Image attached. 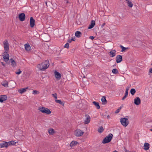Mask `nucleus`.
Instances as JSON below:
<instances>
[{
	"instance_id": "obj_40",
	"label": "nucleus",
	"mask_w": 152,
	"mask_h": 152,
	"mask_svg": "<svg viewBox=\"0 0 152 152\" xmlns=\"http://www.w3.org/2000/svg\"><path fill=\"white\" fill-rule=\"evenodd\" d=\"M64 47L67 48H68L69 47V44L68 43H67L64 45Z\"/></svg>"
},
{
	"instance_id": "obj_4",
	"label": "nucleus",
	"mask_w": 152,
	"mask_h": 152,
	"mask_svg": "<svg viewBox=\"0 0 152 152\" xmlns=\"http://www.w3.org/2000/svg\"><path fill=\"white\" fill-rule=\"evenodd\" d=\"M3 53L4 54L3 56V58L4 59V61L5 62H7L9 60V54L7 53V51H5Z\"/></svg>"
},
{
	"instance_id": "obj_55",
	"label": "nucleus",
	"mask_w": 152,
	"mask_h": 152,
	"mask_svg": "<svg viewBox=\"0 0 152 152\" xmlns=\"http://www.w3.org/2000/svg\"><path fill=\"white\" fill-rule=\"evenodd\" d=\"M150 130L151 131H152V128L151 129H150Z\"/></svg>"
},
{
	"instance_id": "obj_6",
	"label": "nucleus",
	"mask_w": 152,
	"mask_h": 152,
	"mask_svg": "<svg viewBox=\"0 0 152 152\" xmlns=\"http://www.w3.org/2000/svg\"><path fill=\"white\" fill-rule=\"evenodd\" d=\"M4 47L5 51H8L9 49V44L7 40L6 39L3 42Z\"/></svg>"
},
{
	"instance_id": "obj_54",
	"label": "nucleus",
	"mask_w": 152,
	"mask_h": 152,
	"mask_svg": "<svg viewBox=\"0 0 152 152\" xmlns=\"http://www.w3.org/2000/svg\"><path fill=\"white\" fill-rule=\"evenodd\" d=\"M120 47L122 49L124 47L123 46H122L121 45H120Z\"/></svg>"
},
{
	"instance_id": "obj_20",
	"label": "nucleus",
	"mask_w": 152,
	"mask_h": 152,
	"mask_svg": "<svg viewBox=\"0 0 152 152\" xmlns=\"http://www.w3.org/2000/svg\"><path fill=\"white\" fill-rule=\"evenodd\" d=\"M102 104H106L107 103V101L106 99V97L105 96H103L101 99Z\"/></svg>"
},
{
	"instance_id": "obj_44",
	"label": "nucleus",
	"mask_w": 152,
	"mask_h": 152,
	"mask_svg": "<svg viewBox=\"0 0 152 152\" xmlns=\"http://www.w3.org/2000/svg\"><path fill=\"white\" fill-rule=\"evenodd\" d=\"M64 3L65 4L70 3V2L67 0H64Z\"/></svg>"
},
{
	"instance_id": "obj_47",
	"label": "nucleus",
	"mask_w": 152,
	"mask_h": 152,
	"mask_svg": "<svg viewBox=\"0 0 152 152\" xmlns=\"http://www.w3.org/2000/svg\"><path fill=\"white\" fill-rule=\"evenodd\" d=\"M149 72L152 73V68L149 69Z\"/></svg>"
},
{
	"instance_id": "obj_17",
	"label": "nucleus",
	"mask_w": 152,
	"mask_h": 152,
	"mask_svg": "<svg viewBox=\"0 0 152 152\" xmlns=\"http://www.w3.org/2000/svg\"><path fill=\"white\" fill-rule=\"evenodd\" d=\"M37 67L38 69L39 70L44 71V67H43V66L42 64V63L41 64H39L37 65Z\"/></svg>"
},
{
	"instance_id": "obj_61",
	"label": "nucleus",
	"mask_w": 152,
	"mask_h": 152,
	"mask_svg": "<svg viewBox=\"0 0 152 152\" xmlns=\"http://www.w3.org/2000/svg\"><path fill=\"white\" fill-rule=\"evenodd\" d=\"M85 76H84L83 77H84V78H85Z\"/></svg>"
},
{
	"instance_id": "obj_24",
	"label": "nucleus",
	"mask_w": 152,
	"mask_h": 152,
	"mask_svg": "<svg viewBox=\"0 0 152 152\" xmlns=\"http://www.w3.org/2000/svg\"><path fill=\"white\" fill-rule=\"evenodd\" d=\"M93 104H94L98 109H99L100 108V106L99 102H97L95 101H94L92 102Z\"/></svg>"
},
{
	"instance_id": "obj_43",
	"label": "nucleus",
	"mask_w": 152,
	"mask_h": 152,
	"mask_svg": "<svg viewBox=\"0 0 152 152\" xmlns=\"http://www.w3.org/2000/svg\"><path fill=\"white\" fill-rule=\"evenodd\" d=\"M127 96V95L125 94V96L123 97L122 100H124Z\"/></svg>"
},
{
	"instance_id": "obj_36",
	"label": "nucleus",
	"mask_w": 152,
	"mask_h": 152,
	"mask_svg": "<svg viewBox=\"0 0 152 152\" xmlns=\"http://www.w3.org/2000/svg\"><path fill=\"white\" fill-rule=\"evenodd\" d=\"M8 82L7 81L4 82L2 85L6 87L8 86Z\"/></svg>"
},
{
	"instance_id": "obj_41",
	"label": "nucleus",
	"mask_w": 152,
	"mask_h": 152,
	"mask_svg": "<svg viewBox=\"0 0 152 152\" xmlns=\"http://www.w3.org/2000/svg\"><path fill=\"white\" fill-rule=\"evenodd\" d=\"M128 49V48H125V47H124L122 49V50H121V52H124V51H125V50L126 49Z\"/></svg>"
},
{
	"instance_id": "obj_59",
	"label": "nucleus",
	"mask_w": 152,
	"mask_h": 152,
	"mask_svg": "<svg viewBox=\"0 0 152 152\" xmlns=\"http://www.w3.org/2000/svg\"><path fill=\"white\" fill-rule=\"evenodd\" d=\"M116 66V65H113V66Z\"/></svg>"
},
{
	"instance_id": "obj_50",
	"label": "nucleus",
	"mask_w": 152,
	"mask_h": 152,
	"mask_svg": "<svg viewBox=\"0 0 152 152\" xmlns=\"http://www.w3.org/2000/svg\"><path fill=\"white\" fill-rule=\"evenodd\" d=\"M101 115L103 117V118H104L105 115H103V114H101Z\"/></svg>"
},
{
	"instance_id": "obj_9",
	"label": "nucleus",
	"mask_w": 152,
	"mask_h": 152,
	"mask_svg": "<svg viewBox=\"0 0 152 152\" xmlns=\"http://www.w3.org/2000/svg\"><path fill=\"white\" fill-rule=\"evenodd\" d=\"M18 17L20 21H23L25 19V15L23 13H21L19 14Z\"/></svg>"
},
{
	"instance_id": "obj_48",
	"label": "nucleus",
	"mask_w": 152,
	"mask_h": 152,
	"mask_svg": "<svg viewBox=\"0 0 152 152\" xmlns=\"http://www.w3.org/2000/svg\"><path fill=\"white\" fill-rule=\"evenodd\" d=\"M72 41H75V37H74V38H72L71 39Z\"/></svg>"
},
{
	"instance_id": "obj_23",
	"label": "nucleus",
	"mask_w": 152,
	"mask_h": 152,
	"mask_svg": "<svg viewBox=\"0 0 152 152\" xmlns=\"http://www.w3.org/2000/svg\"><path fill=\"white\" fill-rule=\"evenodd\" d=\"M28 88V87H27L26 88L20 89L18 90V91L20 94H23L26 91V89Z\"/></svg>"
},
{
	"instance_id": "obj_53",
	"label": "nucleus",
	"mask_w": 152,
	"mask_h": 152,
	"mask_svg": "<svg viewBox=\"0 0 152 152\" xmlns=\"http://www.w3.org/2000/svg\"><path fill=\"white\" fill-rule=\"evenodd\" d=\"M107 119H109V118H110V116L109 115H108L107 116Z\"/></svg>"
},
{
	"instance_id": "obj_18",
	"label": "nucleus",
	"mask_w": 152,
	"mask_h": 152,
	"mask_svg": "<svg viewBox=\"0 0 152 152\" xmlns=\"http://www.w3.org/2000/svg\"><path fill=\"white\" fill-rule=\"evenodd\" d=\"M95 22L94 20H92L91 21V24L89 25L88 28V29H91L92 28L95 26Z\"/></svg>"
},
{
	"instance_id": "obj_57",
	"label": "nucleus",
	"mask_w": 152,
	"mask_h": 152,
	"mask_svg": "<svg viewBox=\"0 0 152 152\" xmlns=\"http://www.w3.org/2000/svg\"><path fill=\"white\" fill-rule=\"evenodd\" d=\"M151 66H152V63H151Z\"/></svg>"
},
{
	"instance_id": "obj_25",
	"label": "nucleus",
	"mask_w": 152,
	"mask_h": 152,
	"mask_svg": "<svg viewBox=\"0 0 152 152\" xmlns=\"http://www.w3.org/2000/svg\"><path fill=\"white\" fill-rule=\"evenodd\" d=\"M82 35V33L79 31H76L75 33V36L76 37L79 38Z\"/></svg>"
},
{
	"instance_id": "obj_21",
	"label": "nucleus",
	"mask_w": 152,
	"mask_h": 152,
	"mask_svg": "<svg viewBox=\"0 0 152 152\" xmlns=\"http://www.w3.org/2000/svg\"><path fill=\"white\" fill-rule=\"evenodd\" d=\"M25 50L27 51H29L31 49V46L29 44H26L24 45Z\"/></svg>"
},
{
	"instance_id": "obj_51",
	"label": "nucleus",
	"mask_w": 152,
	"mask_h": 152,
	"mask_svg": "<svg viewBox=\"0 0 152 152\" xmlns=\"http://www.w3.org/2000/svg\"><path fill=\"white\" fill-rule=\"evenodd\" d=\"M105 24V23H103L101 26L102 27H103Z\"/></svg>"
},
{
	"instance_id": "obj_11",
	"label": "nucleus",
	"mask_w": 152,
	"mask_h": 152,
	"mask_svg": "<svg viewBox=\"0 0 152 152\" xmlns=\"http://www.w3.org/2000/svg\"><path fill=\"white\" fill-rule=\"evenodd\" d=\"M34 19L32 17H31L30 18V26L31 28H33L35 25Z\"/></svg>"
},
{
	"instance_id": "obj_33",
	"label": "nucleus",
	"mask_w": 152,
	"mask_h": 152,
	"mask_svg": "<svg viewBox=\"0 0 152 152\" xmlns=\"http://www.w3.org/2000/svg\"><path fill=\"white\" fill-rule=\"evenodd\" d=\"M128 6L130 7H132L133 6V4L132 2L130 1L127 2Z\"/></svg>"
},
{
	"instance_id": "obj_58",
	"label": "nucleus",
	"mask_w": 152,
	"mask_h": 152,
	"mask_svg": "<svg viewBox=\"0 0 152 152\" xmlns=\"http://www.w3.org/2000/svg\"><path fill=\"white\" fill-rule=\"evenodd\" d=\"M116 66V65H113V66Z\"/></svg>"
},
{
	"instance_id": "obj_30",
	"label": "nucleus",
	"mask_w": 152,
	"mask_h": 152,
	"mask_svg": "<svg viewBox=\"0 0 152 152\" xmlns=\"http://www.w3.org/2000/svg\"><path fill=\"white\" fill-rule=\"evenodd\" d=\"M104 129L102 126H99L98 129V132L100 133H102L103 132Z\"/></svg>"
},
{
	"instance_id": "obj_13",
	"label": "nucleus",
	"mask_w": 152,
	"mask_h": 152,
	"mask_svg": "<svg viewBox=\"0 0 152 152\" xmlns=\"http://www.w3.org/2000/svg\"><path fill=\"white\" fill-rule=\"evenodd\" d=\"M7 99V96L6 95H1L0 96V102L2 103L4 101Z\"/></svg>"
},
{
	"instance_id": "obj_2",
	"label": "nucleus",
	"mask_w": 152,
	"mask_h": 152,
	"mask_svg": "<svg viewBox=\"0 0 152 152\" xmlns=\"http://www.w3.org/2000/svg\"><path fill=\"white\" fill-rule=\"evenodd\" d=\"M129 116H127L125 118H121L120 119V122L121 124L125 127L126 126L129 124L128 120Z\"/></svg>"
},
{
	"instance_id": "obj_10",
	"label": "nucleus",
	"mask_w": 152,
	"mask_h": 152,
	"mask_svg": "<svg viewBox=\"0 0 152 152\" xmlns=\"http://www.w3.org/2000/svg\"><path fill=\"white\" fill-rule=\"evenodd\" d=\"M85 117L86 118L84 120V123L85 124H88L90 121L91 118L88 115H86Z\"/></svg>"
},
{
	"instance_id": "obj_16",
	"label": "nucleus",
	"mask_w": 152,
	"mask_h": 152,
	"mask_svg": "<svg viewBox=\"0 0 152 152\" xmlns=\"http://www.w3.org/2000/svg\"><path fill=\"white\" fill-rule=\"evenodd\" d=\"M109 53L111 57H114L116 55V50H112L109 52Z\"/></svg>"
},
{
	"instance_id": "obj_1",
	"label": "nucleus",
	"mask_w": 152,
	"mask_h": 152,
	"mask_svg": "<svg viewBox=\"0 0 152 152\" xmlns=\"http://www.w3.org/2000/svg\"><path fill=\"white\" fill-rule=\"evenodd\" d=\"M113 137V134L111 133H110L104 139L102 142L103 144H106L110 142L112 140Z\"/></svg>"
},
{
	"instance_id": "obj_46",
	"label": "nucleus",
	"mask_w": 152,
	"mask_h": 152,
	"mask_svg": "<svg viewBox=\"0 0 152 152\" xmlns=\"http://www.w3.org/2000/svg\"><path fill=\"white\" fill-rule=\"evenodd\" d=\"M57 5L56 4H54V8H53L52 7V8H53V9H56V8H57Z\"/></svg>"
},
{
	"instance_id": "obj_60",
	"label": "nucleus",
	"mask_w": 152,
	"mask_h": 152,
	"mask_svg": "<svg viewBox=\"0 0 152 152\" xmlns=\"http://www.w3.org/2000/svg\"><path fill=\"white\" fill-rule=\"evenodd\" d=\"M116 66V65H113V66Z\"/></svg>"
},
{
	"instance_id": "obj_5",
	"label": "nucleus",
	"mask_w": 152,
	"mask_h": 152,
	"mask_svg": "<svg viewBox=\"0 0 152 152\" xmlns=\"http://www.w3.org/2000/svg\"><path fill=\"white\" fill-rule=\"evenodd\" d=\"M75 135L77 137H80L83 135L84 132L82 131L81 130L77 129L75 131Z\"/></svg>"
},
{
	"instance_id": "obj_28",
	"label": "nucleus",
	"mask_w": 152,
	"mask_h": 152,
	"mask_svg": "<svg viewBox=\"0 0 152 152\" xmlns=\"http://www.w3.org/2000/svg\"><path fill=\"white\" fill-rule=\"evenodd\" d=\"M48 132L50 134L53 135L55 133V131L53 129H50L48 130Z\"/></svg>"
},
{
	"instance_id": "obj_35",
	"label": "nucleus",
	"mask_w": 152,
	"mask_h": 152,
	"mask_svg": "<svg viewBox=\"0 0 152 152\" xmlns=\"http://www.w3.org/2000/svg\"><path fill=\"white\" fill-rule=\"evenodd\" d=\"M45 4H46V5L48 7V5L49 6H50L51 4V2L50 1H48V2L47 1H46Z\"/></svg>"
},
{
	"instance_id": "obj_14",
	"label": "nucleus",
	"mask_w": 152,
	"mask_h": 152,
	"mask_svg": "<svg viewBox=\"0 0 152 152\" xmlns=\"http://www.w3.org/2000/svg\"><path fill=\"white\" fill-rule=\"evenodd\" d=\"M54 75L55 77L58 80H59L60 79L61 75L59 72L56 71L54 72Z\"/></svg>"
},
{
	"instance_id": "obj_27",
	"label": "nucleus",
	"mask_w": 152,
	"mask_h": 152,
	"mask_svg": "<svg viewBox=\"0 0 152 152\" xmlns=\"http://www.w3.org/2000/svg\"><path fill=\"white\" fill-rule=\"evenodd\" d=\"M55 102L57 103H59L60 104L62 105L63 106L64 105V102H62V101L58 100V99H56Z\"/></svg>"
},
{
	"instance_id": "obj_12",
	"label": "nucleus",
	"mask_w": 152,
	"mask_h": 152,
	"mask_svg": "<svg viewBox=\"0 0 152 152\" xmlns=\"http://www.w3.org/2000/svg\"><path fill=\"white\" fill-rule=\"evenodd\" d=\"M134 103L136 105H139L141 103V100L139 97H137L134 100Z\"/></svg>"
},
{
	"instance_id": "obj_42",
	"label": "nucleus",
	"mask_w": 152,
	"mask_h": 152,
	"mask_svg": "<svg viewBox=\"0 0 152 152\" xmlns=\"http://www.w3.org/2000/svg\"><path fill=\"white\" fill-rule=\"evenodd\" d=\"M129 88L127 87L126 88V90L125 91V94L128 95V91H129Z\"/></svg>"
},
{
	"instance_id": "obj_7",
	"label": "nucleus",
	"mask_w": 152,
	"mask_h": 152,
	"mask_svg": "<svg viewBox=\"0 0 152 152\" xmlns=\"http://www.w3.org/2000/svg\"><path fill=\"white\" fill-rule=\"evenodd\" d=\"M42 63L43 67H44L45 70L47 69L50 65L49 61L48 60L42 62Z\"/></svg>"
},
{
	"instance_id": "obj_49",
	"label": "nucleus",
	"mask_w": 152,
	"mask_h": 152,
	"mask_svg": "<svg viewBox=\"0 0 152 152\" xmlns=\"http://www.w3.org/2000/svg\"><path fill=\"white\" fill-rule=\"evenodd\" d=\"M72 41L71 40V39H68V42L69 43H71V42H72Z\"/></svg>"
},
{
	"instance_id": "obj_29",
	"label": "nucleus",
	"mask_w": 152,
	"mask_h": 152,
	"mask_svg": "<svg viewBox=\"0 0 152 152\" xmlns=\"http://www.w3.org/2000/svg\"><path fill=\"white\" fill-rule=\"evenodd\" d=\"M9 146L11 145H15L16 144V142H15L13 140L9 141L8 142Z\"/></svg>"
},
{
	"instance_id": "obj_22",
	"label": "nucleus",
	"mask_w": 152,
	"mask_h": 152,
	"mask_svg": "<svg viewBox=\"0 0 152 152\" xmlns=\"http://www.w3.org/2000/svg\"><path fill=\"white\" fill-rule=\"evenodd\" d=\"M10 60L11 63V65L13 67H15L16 66V63L15 61L12 58H10Z\"/></svg>"
},
{
	"instance_id": "obj_39",
	"label": "nucleus",
	"mask_w": 152,
	"mask_h": 152,
	"mask_svg": "<svg viewBox=\"0 0 152 152\" xmlns=\"http://www.w3.org/2000/svg\"><path fill=\"white\" fill-rule=\"evenodd\" d=\"M18 72H15L16 74L17 75H19L22 72V71L20 70V69H18Z\"/></svg>"
},
{
	"instance_id": "obj_45",
	"label": "nucleus",
	"mask_w": 152,
	"mask_h": 152,
	"mask_svg": "<svg viewBox=\"0 0 152 152\" xmlns=\"http://www.w3.org/2000/svg\"><path fill=\"white\" fill-rule=\"evenodd\" d=\"M94 38V37L93 36H91L89 37V38L91 39H93Z\"/></svg>"
},
{
	"instance_id": "obj_19",
	"label": "nucleus",
	"mask_w": 152,
	"mask_h": 152,
	"mask_svg": "<svg viewBox=\"0 0 152 152\" xmlns=\"http://www.w3.org/2000/svg\"><path fill=\"white\" fill-rule=\"evenodd\" d=\"M150 145L148 143L145 142L144 143V146L145 150L147 151L150 148Z\"/></svg>"
},
{
	"instance_id": "obj_56",
	"label": "nucleus",
	"mask_w": 152,
	"mask_h": 152,
	"mask_svg": "<svg viewBox=\"0 0 152 152\" xmlns=\"http://www.w3.org/2000/svg\"><path fill=\"white\" fill-rule=\"evenodd\" d=\"M67 6H68L67 5H66V6L67 7Z\"/></svg>"
},
{
	"instance_id": "obj_8",
	"label": "nucleus",
	"mask_w": 152,
	"mask_h": 152,
	"mask_svg": "<svg viewBox=\"0 0 152 152\" xmlns=\"http://www.w3.org/2000/svg\"><path fill=\"white\" fill-rule=\"evenodd\" d=\"M9 146L8 142L3 141L2 142L0 143V147L1 148H7Z\"/></svg>"
},
{
	"instance_id": "obj_38",
	"label": "nucleus",
	"mask_w": 152,
	"mask_h": 152,
	"mask_svg": "<svg viewBox=\"0 0 152 152\" xmlns=\"http://www.w3.org/2000/svg\"><path fill=\"white\" fill-rule=\"evenodd\" d=\"M52 95L55 99H57V94L56 93L52 94Z\"/></svg>"
},
{
	"instance_id": "obj_26",
	"label": "nucleus",
	"mask_w": 152,
	"mask_h": 152,
	"mask_svg": "<svg viewBox=\"0 0 152 152\" xmlns=\"http://www.w3.org/2000/svg\"><path fill=\"white\" fill-rule=\"evenodd\" d=\"M78 142L76 141H73L70 143V145L71 147H72L76 145Z\"/></svg>"
},
{
	"instance_id": "obj_31",
	"label": "nucleus",
	"mask_w": 152,
	"mask_h": 152,
	"mask_svg": "<svg viewBox=\"0 0 152 152\" xmlns=\"http://www.w3.org/2000/svg\"><path fill=\"white\" fill-rule=\"evenodd\" d=\"M112 72L113 73L115 74H117L118 73V69H113Z\"/></svg>"
},
{
	"instance_id": "obj_34",
	"label": "nucleus",
	"mask_w": 152,
	"mask_h": 152,
	"mask_svg": "<svg viewBox=\"0 0 152 152\" xmlns=\"http://www.w3.org/2000/svg\"><path fill=\"white\" fill-rule=\"evenodd\" d=\"M122 106H121L120 107L118 108V109H117L115 112V113H119L120 110H121V109L122 108Z\"/></svg>"
},
{
	"instance_id": "obj_52",
	"label": "nucleus",
	"mask_w": 152,
	"mask_h": 152,
	"mask_svg": "<svg viewBox=\"0 0 152 152\" xmlns=\"http://www.w3.org/2000/svg\"><path fill=\"white\" fill-rule=\"evenodd\" d=\"M1 64L4 66H5V64L3 62H1Z\"/></svg>"
},
{
	"instance_id": "obj_37",
	"label": "nucleus",
	"mask_w": 152,
	"mask_h": 152,
	"mask_svg": "<svg viewBox=\"0 0 152 152\" xmlns=\"http://www.w3.org/2000/svg\"><path fill=\"white\" fill-rule=\"evenodd\" d=\"M39 92L37 90H34L33 91V94H39Z\"/></svg>"
},
{
	"instance_id": "obj_32",
	"label": "nucleus",
	"mask_w": 152,
	"mask_h": 152,
	"mask_svg": "<svg viewBox=\"0 0 152 152\" xmlns=\"http://www.w3.org/2000/svg\"><path fill=\"white\" fill-rule=\"evenodd\" d=\"M136 92V91L135 89L132 88L130 90V93L132 95H134Z\"/></svg>"
},
{
	"instance_id": "obj_15",
	"label": "nucleus",
	"mask_w": 152,
	"mask_h": 152,
	"mask_svg": "<svg viewBox=\"0 0 152 152\" xmlns=\"http://www.w3.org/2000/svg\"><path fill=\"white\" fill-rule=\"evenodd\" d=\"M116 62L117 63L121 62L122 60V57L121 55H118L116 58Z\"/></svg>"
},
{
	"instance_id": "obj_3",
	"label": "nucleus",
	"mask_w": 152,
	"mask_h": 152,
	"mask_svg": "<svg viewBox=\"0 0 152 152\" xmlns=\"http://www.w3.org/2000/svg\"><path fill=\"white\" fill-rule=\"evenodd\" d=\"M38 110L43 113L49 114L51 113V111L50 109L44 107H39Z\"/></svg>"
}]
</instances>
